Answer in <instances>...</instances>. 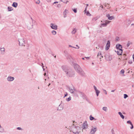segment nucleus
<instances>
[{"label": "nucleus", "mask_w": 134, "mask_h": 134, "mask_svg": "<svg viewBox=\"0 0 134 134\" xmlns=\"http://www.w3.org/2000/svg\"><path fill=\"white\" fill-rule=\"evenodd\" d=\"M117 53L118 55H121L122 54V52H121V51H119V50H118L117 51Z\"/></svg>", "instance_id": "obj_23"}, {"label": "nucleus", "mask_w": 134, "mask_h": 134, "mask_svg": "<svg viewBox=\"0 0 134 134\" xmlns=\"http://www.w3.org/2000/svg\"><path fill=\"white\" fill-rule=\"evenodd\" d=\"M94 20L96 21L97 20V19L96 18H94Z\"/></svg>", "instance_id": "obj_59"}, {"label": "nucleus", "mask_w": 134, "mask_h": 134, "mask_svg": "<svg viewBox=\"0 0 134 134\" xmlns=\"http://www.w3.org/2000/svg\"><path fill=\"white\" fill-rule=\"evenodd\" d=\"M17 129L18 130H22V129L20 127H18L17 128Z\"/></svg>", "instance_id": "obj_43"}, {"label": "nucleus", "mask_w": 134, "mask_h": 134, "mask_svg": "<svg viewBox=\"0 0 134 134\" xmlns=\"http://www.w3.org/2000/svg\"><path fill=\"white\" fill-rule=\"evenodd\" d=\"M104 22L103 23H101L100 24V27H104L107 26V24H109L110 21H109L105 20L104 21Z\"/></svg>", "instance_id": "obj_6"}, {"label": "nucleus", "mask_w": 134, "mask_h": 134, "mask_svg": "<svg viewBox=\"0 0 134 134\" xmlns=\"http://www.w3.org/2000/svg\"><path fill=\"white\" fill-rule=\"evenodd\" d=\"M58 3V2H57V1H56V2H54L53 3V4H55V3Z\"/></svg>", "instance_id": "obj_51"}, {"label": "nucleus", "mask_w": 134, "mask_h": 134, "mask_svg": "<svg viewBox=\"0 0 134 134\" xmlns=\"http://www.w3.org/2000/svg\"><path fill=\"white\" fill-rule=\"evenodd\" d=\"M101 55V56H100V59H101V57H102V58H103V57L102 55H102Z\"/></svg>", "instance_id": "obj_58"}, {"label": "nucleus", "mask_w": 134, "mask_h": 134, "mask_svg": "<svg viewBox=\"0 0 134 134\" xmlns=\"http://www.w3.org/2000/svg\"><path fill=\"white\" fill-rule=\"evenodd\" d=\"M106 16L108 18V19L110 20H111L114 19V16H110V14H108L106 15Z\"/></svg>", "instance_id": "obj_14"}, {"label": "nucleus", "mask_w": 134, "mask_h": 134, "mask_svg": "<svg viewBox=\"0 0 134 134\" xmlns=\"http://www.w3.org/2000/svg\"><path fill=\"white\" fill-rule=\"evenodd\" d=\"M100 7H101L102 8H104L103 7V6L102 5H100Z\"/></svg>", "instance_id": "obj_49"}, {"label": "nucleus", "mask_w": 134, "mask_h": 134, "mask_svg": "<svg viewBox=\"0 0 134 134\" xmlns=\"http://www.w3.org/2000/svg\"><path fill=\"white\" fill-rule=\"evenodd\" d=\"M50 27L52 29L54 30H57V26L54 24L51 23L50 24Z\"/></svg>", "instance_id": "obj_8"}, {"label": "nucleus", "mask_w": 134, "mask_h": 134, "mask_svg": "<svg viewBox=\"0 0 134 134\" xmlns=\"http://www.w3.org/2000/svg\"><path fill=\"white\" fill-rule=\"evenodd\" d=\"M103 90L104 91L105 94H107V93L106 90Z\"/></svg>", "instance_id": "obj_45"}, {"label": "nucleus", "mask_w": 134, "mask_h": 134, "mask_svg": "<svg viewBox=\"0 0 134 134\" xmlns=\"http://www.w3.org/2000/svg\"><path fill=\"white\" fill-rule=\"evenodd\" d=\"M77 30L75 28H74L72 29V31L71 32V33L72 34H75Z\"/></svg>", "instance_id": "obj_18"}, {"label": "nucleus", "mask_w": 134, "mask_h": 134, "mask_svg": "<svg viewBox=\"0 0 134 134\" xmlns=\"http://www.w3.org/2000/svg\"><path fill=\"white\" fill-rule=\"evenodd\" d=\"M97 130V128L96 127H94L92 126V128L91 129V131L90 132V134H94L96 132Z\"/></svg>", "instance_id": "obj_7"}, {"label": "nucleus", "mask_w": 134, "mask_h": 134, "mask_svg": "<svg viewBox=\"0 0 134 134\" xmlns=\"http://www.w3.org/2000/svg\"><path fill=\"white\" fill-rule=\"evenodd\" d=\"M118 114L120 115V116L123 119H124V116L122 114V113L120 112H118Z\"/></svg>", "instance_id": "obj_21"}, {"label": "nucleus", "mask_w": 134, "mask_h": 134, "mask_svg": "<svg viewBox=\"0 0 134 134\" xmlns=\"http://www.w3.org/2000/svg\"><path fill=\"white\" fill-rule=\"evenodd\" d=\"M46 0L48 2H50L51 1V0Z\"/></svg>", "instance_id": "obj_54"}, {"label": "nucleus", "mask_w": 134, "mask_h": 134, "mask_svg": "<svg viewBox=\"0 0 134 134\" xmlns=\"http://www.w3.org/2000/svg\"><path fill=\"white\" fill-rule=\"evenodd\" d=\"M51 85V83H49L48 85V86H49V85Z\"/></svg>", "instance_id": "obj_62"}, {"label": "nucleus", "mask_w": 134, "mask_h": 134, "mask_svg": "<svg viewBox=\"0 0 134 134\" xmlns=\"http://www.w3.org/2000/svg\"><path fill=\"white\" fill-rule=\"evenodd\" d=\"M68 11L66 9H65L63 12L64 14V17L65 18L66 16V14L68 13Z\"/></svg>", "instance_id": "obj_17"}, {"label": "nucleus", "mask_w": 134, "mask_h": 134, "mask_svg": "<svg viewBox=\"0 0 134 134\" xmlns=\"http://www.w3.org/2000/svg\"><path fill=\"white\" fill-rule=\"evenodd\" d=\"M46 73H45L44 74V75L45 76L46 75Z\"/></svg>", "instance_id": "obj_63"}, {"label": "nucleus", "mask_w": 134, "mask_h": 134, "mask_svg": "<svg viewBox=\"0 0 134 134\" xmlns=\"http://www.w3.org/2000/svg\"><path fill=\"white\" fill-rule=\"evenodd\" d=\"M102 55V54L100 52H98L97 55V57H98L99 55Z\"/></svg>", "instance_id": "obj_33"}, {"label": "nucleus", "mask_w": 134, "mask_h": 134, "mask_svg": "<svg viewBox=\"0 0 134 134\" xmlns=\"http://www.w3.org/2000/svg\"><path fill=\"white\" fill-rule=\"evenodd\" d=\"M115 91V90H111V92H114Z\"/></svg>", "instance_id": "obj_53"}, {"label": "nucleus", "mask_w": 134, "mask_h": 134, "mask_svg": "<svg viewBox=\"0 0 134 134\" xmlns=\"http://www.w3.org/2000/svg\"><path fill=\"white\" fill-rule=\"evenodd\" d=\"M93 87L95 91L97 96H98L99 93L100 92V91L97 90L96 87L95 86H93Z\"/></svg>", "instance_id": "obj_13"}, {"label": "nucleus", "mask_w": 134, "mask_h": 134, "mask_svg": "<svg viewBox=\"0 0 134 134\" xmlns=\"http://www.w3.org/2000/svg\"><path fill=\"white\" fill-rule=\"evenodd\" d=\"M104 21H101V23H104Z\"/></svg>", "instance_id": "obj_57"}, {"label": "nucleus", "mask_w": 134, "mask_h": 134, "mask_svg": "<svg viewBox=\"0 0 134 134\" xmlns=\"http://www.w3.org/2000/svg\"><path fill=\"white\" fill-rule=\"evenodd\" d=\"M116 41H119V37H116Z\"/></svg>", "instance_id": "obj_34"}, {"label": "nucleus", "mask_w": 134, "mask_h": 134, "mask_svg": "<svg viewBox=\"0 0 134 134\" xmlns=\"http://www.w3.org/2000/svg\"><path fill=\"white\" fill-rule=\"evenodd\" d=\"M76 46L78 47V48H77V49L79 48V47L77 45H76Z\"/></svg>", "instance_id": "obj_55"}, {"label": "nucleus", "mask_w": 134, "mask_h": 134, "mask_svg": "<svg viewBox=\"0 0 134 134\" xmlns=\"http://www.w3.org/2000/svg\"><path fill=\"white\" fill-rule=\"evenodd\" d=\"M8 10L9 11H10L13 10V8L11 7H8Z\"/></svg>", "instance_id": "obj_25"}, {"label": "nucleus", "mask_w": 134, "mask_h": 134, "mask_svg": "<svg viewBox=\"0 0 134 134\" xmlns=\"http://www.w3.org/2000/svg\"><path fill=\"white\" fill-rule=\"evenodd\" d=\"M73 11L75 13H76L77 12V10L76 9H73Z\"/></svg>", "instance_id": "obj_36"}, {"label": "nucleus", "mask_w": 134, "mask_h": 134, "mask_svg": "<svg viewBox=\"0 0 134 134\" xmlns=\"http://www.w3.org/2000/svg\"><path fill=\"white\" fill-rule=\"evenodd\" d=\"M122 48H120L119 49H119V51H121V52H122Z\"/></svg>", "instance_id": "obj_40"}, {"label": "nucleus", "mask_w": 134, "mask_h": 134, "mask_svg": "<svg viewBox=\"0 0 134 134\" xmlns=\"http://www.w3.org/2000/svg\"><path fill=\"white\" fill-rule=\"evenodd\" d=\"M18 41L20 46H25V42L23 38L19 39Z\"/></svg>", "instance_id": "obj_4"}, {"label": "nucleus", "mask_w": 134, "mask_h": 134, "mask_svg": "<svg viewBox=\"0 0 134 134\" xmlns=\"http://www.w3.org/2000/svg\"><path fill=\"white\" fill-rule=\"evenodd\" d=\"M74 68L76 71L82 76H85V74L80 66L76 63L74 64Z\"/></svg>", "instance_id": "obj_1"}, {"label": "nucleus", "mask_w": 134, "mask_h": 134, "mask_svg": "<svg viewBox=\"0 0 134 134\" xmlns=\"http://www.w3.org/2000/svg\"><path fill=\"white\" fill-rule=\"evenodd\" d=\"M64 54L65 56H66V55L69 54L68 52L66 51H64Z\"/></svg>", "instance_id": "obj_26"}, {"label": "nucleus", "mask_w": 134, "mask_h": 134, "mask_svg": "<svg viewBox=\"0 0 134 134\" xmlns=\"http://www.w3.org/2000/svg\"><path fill=\"white\" fill-rule=\"evenodd\" d=\"M87 7H86L85 10H84L85 13H86L87 15L90 16L91 14L90 13L89 11H87Z\"/></svg>", "instance_id": "obj_16"}, {"label": "nucleus", "mask_w": 134, "mask_h": 134, "mask_svg": "<svg viewBox=\"0 0 134 134\" xmlns=\"http://www.w3.org/2000/svg\"><path fill=\"white\" fill-rule=\"evenodd\" d=\"M128 63L130 64H131L132 63V61H129L128 62Z\"/></svg>", "instance_id": "obj_46"}, {"label": "nucleus", "mask_w": 134, "mask_h": 134, "mask_svg": "<svg viewBox=\"0 0 134 134\" xmlns=\"http://www.w3.org/2000/svg\"><path fill=\"white\" fill-rule=\"evenodd\" d=\"M35 21L32 18H31V20L27 23V25L28 29H30L32 28L34 23H35Z\"/></svg>", "instance_id": "obj_3"}, {"label": "nucleus", "mask_w": 134, "mask_h": 134, "mask_svg": "<svg viewBox=\"0 0 134 134\" xmlns=\"http://www.w3.org/2000/svg\"><path fill=\"white\" fill-rule=\"evenodd\" d=\"M52 34H53L54 35H55L56 34V32L54 30H53L52 31Z\"/></svg>", "instance_id": "obj_29"}, {"label": "nucleus", "mask_w": 134, "mask_h": 134, "mask_svg": "<svg viewBox=\"0 0 134 134\" xmlns=\"http://www.w3.org/2000/svg\"><path fill=\"white\" fill-rule=\"evenodd\" d=\"M66 57L67 59L69 61L71 62L72 60V58L71 56L69 54L68 55H66Z\"/></svg>", "instance_id": "obj_12"}, {"label": "nucleus", "mask_w": 134, "mask_h": 134, "mask_svg": "<svg viewBox=\"0 0 134 134\" xmlns=\"http://www.w3.org/2000/svg\"><path fill=\"white\" fill-rule=\"evenodd\" d=\"M61 5L60 4H58L57 5V7L58 8H60L61 7Z\"/></svg>", "instance_id": "obj_38"}, {"label": "nucleus", "mask_w": 134, "mask_h": 134, "mask_svg": "<svg viewBox=\"0 0 134 134\" xmlns=\"http://www.w3.org/2000/svg\"><path fill=\"white\" fill-rule=\"evenodd\" d=\"M68 93L67 92H66L65 93V95H64V97H65L66 96L68 95Z\"/></svg>", "instance_id": "obj_39"}, {"label": "nucleus", "mask_w": 134, "mask_h": 134, "mask_svg": "<svg viewBox=\"0 0 134 134\" xmlns=\"http://www.w3.org/2000/svg\"><path fill=\"white\" fill-rule=\"evenodd\" d=\"M79 92L80 93H81V94H82V95H83V93H82V92L79 91Z\"/></svg>", "instance_id": "obj_60"}, {"label": "nucleus", "mask_w": 134, "mask_h": 134, "mask_svg": "<svg viewBox=\"0 0 134 134\" xmlns=\"http://www.w3.org/2000/svg\"><path fill=\"white\" fill-rule=\"evenodd\" d=\"M103 110L105 111H107V108L106 107H104L103 108Z\"/></svg>", "instance_id": "obj_28"}, {"label": "nucleus", "mask_w": 134, "mask_h": 134, "mask_svg": "<svg viewBox=\"0 0 134 134\" xmlns=\"http://www.w3.org/2000/svg\"><path fill=\"white\" fill-rule=\"evenodd\" d=\"M0 51L2 52V53L3 52H4L5 51V48L4 47H3L1 48L0 49Z\"/></svg>", "instance_id": "obj_27"}, {"label": "nucleus", "mask_w": 134, "mask_h": 134, "mask_svg": "<svg viewBox=\"0 0 134 134\" xmlns=\"http://www.w3.org/2000/svg\"><path fill=\"white\" fill-rule=\"evenodd\" d=\"M69 89V91L70 93L72 94H75L76 93H75V92H77V91L76 89H75L74 87L71 88L70 87H69L68 88Z\"/></svg>", "instance_id": "obj_5"}, {"label": "nucleus", "mask_w": 134, "mask_h": 134, "mask_svg": "<svg viewBox=\"0 0 134 134\" xmlns=\"http://www.w3.org/2000/svg\"><path fill=\"white\" fill-rule=\"evenodd\" d=\"M88 126L87 124V122L86 121L83 123L82 127L83 129H84L87 128H88Z\"/></svg>", "instance_id": "obj_10"}, {"label": "nucleus", "mask_w": 134, "mask_h": 134, "mask_svg": "<svg viewBox=\"0 0 134 134\" xmlns=\"http://www.w3.org/2000/svg\"><path fill=\"white\" fill-rule=\"evenodd\" d=\"M110 41L109 40H108L107 42V43L105 46V50H108L110 47Z\"/></svg>", "instance_id": "obj_9"}, {"label": "nucleus", "mask_w": 134, "mask_h": 134, "mask_svg": "<svg viewBox=\"0 0 134 134\" xmlns=\"http://www.w3.org/2000/svg\"><path fill=\"white\" fill-rule=\"evenodd\" d=\"M71 97L70 96L68 98H67L66 99V100L68 102L69 101H70L71 100Z\"/></svg>", "instance_id": "obj_30"}, {"label": "nucleus", "mask_w": 134, "mask_h": 134, "mask_svg": "<svg viewBox=\"0 0 134 134\" xmlns=\"http://www.w3.org/2000/svg\"><path fill=\"white\" fill-rule=\"evenodd\" d=\"M40 2V1L39 0H38L37 2H36V3L37 4H39Z\"/></svg>", "instance_id": "obj_47"}, {"label": "nucleus", "mask_w": 134, "mask_h": 134, "mask_svg": "<svg viewBox=\"0 0 134 134\" xmlns=\"http://www.w3.org/2000/svg\"><path fill=\"white\" fill-rule=\"evenodd\" d=\"M44 68V66H42V68H43V70H44L45 69L44 68Z\"/></svg>", "instance_id": "obj_61"}, {"label": "nucleus", "mask_w": 134, "mask_h": 134, "mask_svg": "<svg viewBox=\"0 0 134 134\" xmlns=\"http://www.w3.org/2000/svg\"><path fill=\"white\" fill-rule=\"evenodd\" d=\"M131 125V127H130V129H132L133 128V124H132V125Z\"/></svg>", "instance_id": "obj_48"}, {"label": "nucleus", "mask_w": 134, "mask_h": 134, "mask_svg": "<svg viewBox=\"0 0 134 134\" xmlns=\"http://www.w3.org/2000/svg\"><path fill=\"white\" fill-rule=\"evenodd\" d=\"M18 5V3H17L15 2H13L12 4V6L13 7H15V8L16 7H17V6Z\"/></svg>", "instance_id": "obj_20"}, {"label": "nucleus", "mask_w": 134, "mask_h": 134, "mask_svg": "<svg viewBox=\"0 0 134 134\" xmlns=\"http://www.w3.org/2000/svg\"><path fill=\"white\" fill-rule=\"evenodd\" d=\"M103 5L105 7H107V9H108L109 8V5L108 4L106 3H104L103 4Z\"/></svg>", "instance_id": "obj_22"}, {"label": "nucleus", "mask_w": 134, "mask_h": 134, "mask_svg": "<svg viewBox=\"0 0 134 134\" xmlns=\"http://www.w3.org/2000/svg\"><path fill=\"white\" fill-rule=\"evenodd\" d=\"M69 47H72V48H76L75 47H73V46H71V45H69Z\"/></svg>", "instance_id": "obj_41"}, {"label": "nucleus", "mask_w": 134, "mask_h": 134, "mask_svg": "<svg viewBox=\"0 0 134 134\" xmlns=\"http://www.w3.org/2000/svg\"><path fill=\"white\" fill-rule=\"evenodd\" d=\"M14 79V77L10 76H9L7 78V80L9 81H12Z\"/></svg>", "instance_id": "obj_15"}, {"label": "nucleus", "mask_w": 134, "mask_h": 134, "mask_svg": "<svg viewBox=\"0 0 134 134\" xmlns=\"http://www.w3.org/2000/svg\"><path fill=\"white\" fill-rule=\"evenodd\" d=\"M66 76L68 77H72L74 76L75 72L71 69H65L64 70Z\"/></svg>", "instance_id": "obj_2"}, {"label": "nucleus", "mask_w": 134, "mask_h": 134, "mask_svg": "<svg viewBox=\"0 0 134 134\" xmlns=\"http://www.w3.org/2000/svg\"><path fill=\"white\" fill-rule=\"evenodd\" d=\"M132 57L133 59V61L134 62V54L133 55Z\"/></svg>", "instance_id": "obj_52"}, {"label": "nucleus", "mask_w": 134, "mask_h": 134, "mask_svg": "<svg viewBox=\"0 0 134 134\" xmlns=\"http://www.w3.org/2000/svg\"><path fill=\"white\" fill-rule=\"evenodd\" d=\"M128 97V96L126 94H124V98L125 99H126V98Z\"/></svg>", "instance_id": "obj_32"}, {"label": "nucleus", "mask_w": 134, "mask_h": 134, "mask_svg": "<svg viewBox=\"0 0 134 134\" xmlns=\"http://www.w3.org/2000/svg\"><path fill=\"white\" fill-rule=\"evenodd\" d=\"M131 26H132L133 27H134V24L133 23L131 24Z\"/></svg>", "instance_id": "obj_50"}, {"label": "nucleus", "mask_w": 134, "mask_h": 134, "mask_svg": "<svg viewBox=\"0 0 134 134\" xmlns=\"http://www.w3.org/2000/svg\"><path fill=\"white\" fill-rule=\"evenodd\" d=\"M116 47L117 49H118L120 48H122V46L120 44H118L116 45Z\"/></svg>", "instance_id": "obj_19"}, {"label": "nucleus", "mask_w": 134, "mask_h": 134, "mask_svg": "<svg viewBox=\"0 0 134 134\" xmlns=\"http://www.w3.org/2000/svg\"><path fill=\"white\" fill-rule=\"evenodd\" d=\"M106 59L108 61H110L112 59V57L111 56L106 54L105 55Z\"/></svg>", "instance_id": "obj_11"}, {"label": "nucleus", "mask_w": 134, "mask_h": 134, "mask_svg": "<svg viewBox=\"0 0 134 134\" xmlns=\"http://www.w3.org/2000/svg\"><path fill=\"white\" fill-rule=\"evenodd\" d=\"M120 72L122 74H124V70L123 69H122L120 71Z\"/></svg>", "instance_id": "obj_35"}, {"label": "nucleus", "mask_w": 134, "mask_h": 134, "mask_svg": "<svg viewBox=\"0 0 134 134\" xmlns=\"http://www.w3.org/2000/svg\"><path fill=\"white\" fill-rule=\"evenodd\" d=\"M85 58H86L87 59H89V57H85Z\"/></svg>", "instance_id": "obj_56"}, {"label": "nucleus", "mask_w": 134, "mask_h": 134, "mask_svg": "<svg viewBox=\"0 0 134 134\" xmlns=\"http://www.w3.org/2000/svg\"><path fill=\"white\" fill-rule=\"evenodd\" d=\"M99 47L102 50L103 49V47L102 46H100V45H98Z\"/></svg>", "instance_id": "obj_37"}, {"label": "nucleus", "mask_w": 134, "mask_h": 134, "mask_svg": "<svg viewBox=\"0 0 134 134\" xmlns=\"http://www.w3.org/2000/svg\"><path fill=\"white\" fill-rule=\"evenodd\" d=\"M73 133H74V134H79V132H73Z\"/></svg>", "instance_id": "obj_44"}, {"label": "nucleus", "mask_w": 134, "mask_h": 134, "mask_svg": "<svg viewBox=\"0 0 134 134\" xmlns=\"http://www.w3.org/2000/svg\"><path fill=\"white\" fill-rule=\"evenodd\" d=\"M127 123L128 124H130L131 125H132V124L130 120L128 121H127Z\"/></svg>", "instance_id": "obj_31"}, {"label": "nucleus", "mask_w": 134, "mask_h": 134, "mask_svg": "<svg viewBox=\"0 0 134 134\" xmlns=\"http://www.w3.org/2000/svg\"><path fill=\"white\" fill-rule=\"evenodd\" d=\"M90 120H96L95 118H94L93 117H92V116L91 115L90 116Z\"/></svg>", "instance_id": "obj_24"}, {"label": "nucleus", "mask_w": 134, "mask_h": 134, "mask_svg": "<svg viewBox=\"0 0 134 134\" xmlns=\"http://www.w3.org/2000/svg\"><path fill=\"white\" fill-rule=\"evenodd\" d=\"M86 5H87V6H86V7H87V6H88V4H87Z\"/></svg>", "instance_id": "obj_64"}, {"label": "nucleus", "mask_w": 134, "mask_h": 134, "mask_svg": "<svg viewBox=\"0 0 134 134\" xmlns=\"http://www.w3.org/2000/svg\"><path fill=\"white\" fill-rule=\"evenodd\" d=\"M130 45V42H129L127 44V47H129Z\"/></svg>", "instance_id": "obj_42"}]
</instances>
